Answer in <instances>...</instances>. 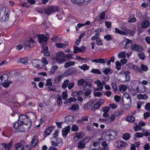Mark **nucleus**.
<instances>
[{
  "instance_id": "obj_1",
  "label": "nucleus",
  "mask_w": 150,
  "mask_h": 150,
  "mask_svg": "<svg viewBox=\"0 0 150 150\" xmlns=\"http://www.w3.org/2000/svg\"><path fill=\"white\" fill-rule=\"evenodd\" d=\"M13 127L17 132H27L30 129V127L27 124H20L18 122H15L13 124Z\"/></svg>"
},
{
  "instance_id": "obj_2",
  "label": "nucleus",
  "mask_w": 150,
  "mask_h": 150,
  "mask_svg": "<svg viewBox=\"0 0 150 150\" xmlns=\"http://www.w3.org/2000/svg\"><path fill=\"white\" fill-rule=\"evenodd\" d=\"M34 42L32 38H30L28 41H25L23 45L19 44L16 47V49L18 50H21L23 47L25 50H28L32 48L34 46Z\"/></svg>"
},
{
  "instance_id": "obj_3",
  "label": "nucleus",
  "mask_w": 150,
  "mask_h": 150,
  "mask_svg": "<svg viewBox=\"0 0 150 150\" xmlns=\"http://www.w3.org/2000/svg\"><path fill=\"white\" fill-rule=\"evenodd\" d=\"M116 134V132L113 130H108L103 133V139L106 141L112 140Z\"/></svg>"
},
{
  "instance_id": "obj_4",
  "label": "nucleus",
  "mask_w": 150,
  "mask_h": 150,
  "mask_svg": "<svg viewBox=\"0 0 150 150\" xmlns=\"http://www.w3.org/2000/svg\"><path fill=\"white\" fill-rule=\"evenodd\" d=\"M55 58L57 62L59 64L67 61L64 53L61 51L58 52L57 53Z\"/></svg>"
},
{
  "instance_id": "obj_5",
  "label": "nucleus",
  "mask_w": 150,
  "mask_h": 150,
  "mask_svg": "<svg viewBox=\"0 0 150 150\" xmlns=\"http://www.w3.org/2000/svg\"><path fill=\"white\" fill-rule=\"evenodd\" d=\"M59 9L58 7L54 6H48L45 10V13L48 15L50 14L51 13L57 11Z\"/></svg>"
},
{
  "instance_id": "obj_6",
  "label": "nucleus",
  "mask_w": 150,
  "mask_h": 150,
  "mask_svg": "<svg viewBox=\"0 0 150 150\" xmlns=\"http://www.w3.org/2000/svg\"><path fill=\"white\" fill-rule=\"evenodd\" d=\"M122 105L127 109L130 108L131 106V98H122Z\"/></svg>"
},
{
  "instance_id": "obj_7",
  "label": "nucleus",
  "mask_w": 150,
  "mask_h": 150,
  "mask_svg": "<svg viewBox=\"0 0 150 150\" xmlns=\"http://www.w3.org/2000/svg\"><path fill=\"white\" fill-rule=\"evenodd\" d=\"M54 141H52L51 143L52 145L54 146H60L62 145V139L60 138L53 137Z\"/></svg>"
},
{
  "instance_id": "obj_8",
  "label": "nucleus",
  "mask_w": 150,
  "mask_h": 150,
  "mask_svg": "<svg viewBox=\"0 0 150 150\" xmlns=\"http://www.w3.org/2000/svg\"><path fill=\"white\" fill-rule=\"evenodd\" d=\"M89 139L87 138L83 139L78 143L77 147L79 149L83 148L85 147V144L88 142Z\"/></svg>"
},
{
  "instance_id": "obj_9",
  "label": "nucleus",
  "mask_w": 150,
  "mask_h": 150,
  "mask_svg": "<svg viewBox=\"0 0 150 150\" xmlns=\"http://www.w3.org/2000/svg\"><path fill=\"white\" fill-rule=\"evenodd\" d=\"M131 49L132 50L135 51L139 52H142L143 50V48L141 46L136 44L132 45Z\"/></svg>"
},
{
  "instance_id": "obj_10",
  "label": "nucleus",
  "mask_w": 150,
  "mask_h": 150,
  "mask_svg": "<svg viewBox=\"0 0 150 150\" xmlns=\"http://www.w3.org/2000/svg\"><path fill=\"white\" fill-rule=\"evenodd\" d=\"M10 11L7 9V11L0 17V21L5 22L7 21L8 19Z\"/></svg>"
},
{
  "instance_id": "obj_11",
  "label": "nucleus",
  "mask_w": 150,
  "mask_h": 150,
  "mask_svg": "<svg viewBox=\"0 0 150 150\" xmlns=\"http://www.w3.org/2000/svg\"><path fill=\"white\" fill-rule=\"evenodd\" d=\"M90 0H71L74 3L79 5H85L88 4Z\"/></svg>"
},
{
  "instance_id": "obj_12",
  "label": "nucleus",
  "mask_w": 150,
  "mask_h": 150,
  "mask_svg": "<svg viewBox=\"0 0 150 150\" xmlns=\"http://www.w3.org/2000/svg\"><path fill=\"white\" fill-rule=\"evenodd\" d=\"M74 116L71 115L67 116L65 118V122L68 124H71L74 121Z\"/></svg>"
},
{
  "instance_id": "obj_13",
  "label": "nucleus",
  "mask_w": 150,
  "mask_h": 150,
  "mask_svg": "<svg viewBox=\"0 0 150 150\" xmlns=\"http://www.w3.org/2000/svg\"><path fill=\"white\" fill-rule=\"evenodd\" d=\"M94 83L97 85V86H98L96 88L94 89V91H99L102 90L103 87L102 86V83L101 81L97 79L94 81Z\"/></svg>"
},
{
  "instance_id": "obj_14",
  "label": "nucleus",
  "mask_w": 150,
  "mask_h": 150,
  "mask_svg": "<svg viewBox=\"0 0 150 150\" xmlns=\"http://www.w3.org/2000/svg\"><path fill=\"white\" fill-rule=\"evenodd\" d=\"M76 71V69L74 68H71L68 69L64 73L65 76H69L71 74L74 73Z\"/></svg>"
},
{
  "instance_id": "obj_15",
  "label": "nucleus",
  "mask_w": 150,
  "mask_h": 150,
  "mask_svg": "<svg viewBox=\"0 0 150 150\" xmlns=\"http://www.w3.org/2000/svg\"><path fill=\"white\" fill-rule=\"evenodd\" d=\"M70 127L69 125L64 128L62 131L63 136L64 138H66L68 133L70 130Z\"/></svg>"
},
{
  "instance_id": "obj_16",
  "label": "nucleus",
  "mask_w": 150,
  "mask_h": 150,
  "mask_svg": "<svg viewBox=\"0 0 150 150\" xmlns=\"http://www.w3.org/2000/svg\"><path fill=\"white\" fill-rule=\"evenodd\" d=\"M54 129L53 127H50L47 128L43 134V136L44 137H46L47 135H49Z\"/></svg>"
},
{
  "instance_id": "obj_17",
  "label": "nucleus",
  "mask_w": 150,
  "mask_h": 150,
  "mask_svg": "<svg viewBox=\"0 0 150 150\" xmlns=\"http://www.w3.org/2000/svg\"><path fill=\"white\" fill-rule=\"evenodd\" d=\"M94 103V100H92L86 104L83 107V109L85 110L90 109Z\"/></svg>"
},
{
  "instance_id": "obj_18",
  "label": "nucleus",
  "mask_w": 150,
  "mask_h": 150,
  "mask_svg": "<svg viewBox=\"0 0 150 150\" xmlns=\"http://www.w3.org/2000/svg\"><path fill=\"white\" fill-rule=\"evenodd\" d=\"M13 142V140H11L8 144L3 143L2 145L6 150H10Z\"/></svg>"
},
{
  "instance_id": "obj_19",
  "label": "nucleus",
  "mask_w": 150,
  "mask_h": 150,
  "mask_svg": "<svg viewBox=\"0 0 150 150\" xmlns=\"http://www.w3.org/2000/svg\"><path fill=\"white\" fill-rule=\"evenodd\" d=\"M130 73V72L128 71H125L124 72V75H125V80H122L121 79H120V81L122 82H125V81H128L130 80V76L129 74Z\"/></svg>"
},
{
  "instance_id": "obj_20",
  "label": "nucleus",
  "mask_w": 150,
  "mask_h": 150,
  "mask_svg": "<svg viewBox=\"0 0 150 150\" xmlns=\"http://www.w3.org/2000/svg\"><path fill=\"white\" fill-rule=\"evenodd\" d=\"M41 61L38 59H33L32 61V63L33 66L37 68H40L39 64L41 63Z\"/></svg>"
},
{
  "instance_id": "obj_21",
  "label": "nucleus",
  "mask_w": 150,
  "mask_h": 150,
  "mask_svg": "<svg viewBox=\"0 0 150 150\" xmlns=\"http://www.w3.org/2000/svg\"><path fill=\"white\" fill-rule=\"evenodd\" d=\"M38 142V137L37 136H34L32 138L31 142V146L32 147L35 146Z\"/></svg>"
},
{
  "instance_id": "obj_22",
  "label": "nucleus",
  "mask_w": 150,
  "mask_h": 150,
  "mask_svg": "<svg viewBox=\"0 0 150 150\" xmlns=\"http://www.w3.org/2000/svg\"><path fill=\"white\" fill-rule=\"evenodd\" d=\"M104 102V100L102 99L99 100L95 104H94V109H98L100 106Z\"/></svg>"
},
{
  "instance_id": "obj_23",
  "label": "nucleus",
  "mask_w": 150,
  "mask_h": 150,
  "mask_svg": "<svg viewBox=\"0 0 150 150\" xmlns=\"http://www.w3.org/2000/svg\"><path fill=\"white\" fill-rule=\"evenodd\" d=\"M125 48L128 49L132 45V41L131 40L125 39Z\"/></svg>"
},
{
  "instance_id": "obj_24",
  "label": "nucleus",
  "mask_w": 150,
  "mask_h": 150,
  "mask_svg": "<svg viewBox=\"0 0 150 150\" xmlns=\"http://www.w3.org/2000/svg\"><path fill=\"white\" fill-rule=\"evenodd\" d=\"M16 150H23L24 146L21 143H17L15 144Z\"/></svg>"
},
{
  "instance_id": "obj_25",
  "label": "nucleus",
  "mask_w": 150,
  "mask_h": 150,
  "mask_svg": "<svg viewBox=\"0 0 150 150\" xmlns=\"http://www.w3.org/2000/svg\"><path fill=\"white\" fill-rule=\"evenodd\" d=\"M58 68V67L56 65L52 67L49 72L50 75H52L54 74Z\"/></svg>"
},
{
  "instance_id": "obj_26",
  "label": "nucleus",
  "mask_w": 150,
  "mask_h": 150,
  "mask_svg": "<svg viewBox=\"0 0 150 150\" xmlns=\"http://www.w3.org/2000/svg\"><path fill=\"white\" fill-rule=\"evenodd\" d=\"M25 118H27V119L29 118V116L25 115H21L19 116L18 118V119L16 122H23V120H24Z\"/></svg>"
},
{
  "instance_id": "obj_27",
  "label": "nucleus",
  "mask_w": 150,
  "mask_h": 150,
  "mask_svg": "<svg viewBox=\"0 0 150 150\" xmlns=\"http://www.w3.org/2000/svg\"><path fill=\"white\" fill-rule=\"evenodd\" d=\"M126 119L127 121L131 123L133 122L135 120L134 117L131 115L127 116Z\"/></svg>"
},
{
  "instance_id": "obj_28",
  "label": "nucleus",
  "mask_w": 150,
  "mask_h": 150,
  "mask_svg": "<svg viewBox=\"0 0 150 150\" xmlns=\"http://www.w3.org/2000/svg\"><path fill=\"white\" fill-rule=\"evenodd\" d=\"M149 23L147 20L143 21L142 23V27L143 28H147L149 27Z\"/></svg>"
},
{
  "instance_id": "obj_29",
  "label": "nucleus",
  "mask_w": 150,
  "mask_h": 150,
  "mask_svg": "<svg viewBox=\"0 0 150 150\" xmlns=\"http://www.w3.org/2000/svg\"><path fill=\"white\" fill-rule=\"evenodd\" d=\"M94 40H95L96 44L98 45H102L103 42L101 39L99 37H96V38L94 37Z\"/></svg>"
},
{
  "instance_id": "obj_30",
  "label": "nucleus",
  "mask_w": 150,
  "mask_h": 150,
  "mask_svg": "<svg viewBox=\"0 0 150 150\" xmlns=\"http://www.w3.org/2000/svg\"><path fill=\"white\" fill-rule=\"evenodd\" d=\"M79 108V105L78 104H76L71 105L69 108V110H76Z\"/></svg>"
},
{
  "instance_id": "obj_31",
  "label": "nucleus",
  "mask_w": 150,
  "mask_h": 150,
  "mask_svg": "<svg viewBox=\"0 0 150 150\" xmlns=\"http://www.w3.org/2000/svg\"><path fill=\"white\" fill-rule=\"evenodd\" d=\"M106 59H94V62L96 63H99L100 64H105V63L106 61Z\"/></svg>"
},
{
  "instance_id": "obj_32",
  "label": "nucleus",
  "mask_w": 150,
  "mask_h": 150,
  "mask_svg": "<svg viewBox=\"0 0 150 150\" xmlns=\"http://www.w3.org/2000/svg\"><path fill=\"white\" fill-rule=\"evenodd\" d=\"M137 97L139 99H146L148 97V96L146 94H139L137 95Z\"/></svg>"
},
{
  "instance_id": "obj_33",
  "label": "nucleus",
  "mask_w": 150,
  "mask_h": 150,
  "mask_svg": "<svg viewBox=\"0 0 150 150\" xmlns=\"http://www.w3.org/2000/svg\"><path fill=\"white\" fill-rule=\"evenodd\" d=\"M124 33H125V34L124 35H129L133 36L134 34V32L133 31H131L128 29H126V30H125V31H124Z\"/></svg>"
},
{
  "instance_id": "obj_34",
  "label": "nucleus",
  "mask_w": 150,
  "mask_h": 150,
  "mask_svg": "<svg viewBox=\"0 0 150 150\" xmlns=\"http://www.w3.org/2000/svg\"><path fill=\"white\" fill-rule=\"evenodd\" d=\"M109 120V119L108 117L106 118H100L98 120L99 122L107 124L110 122Z\"/></svg>"
},
{
  "instance_id": "obj_35",
  "label": "nucleus",
  "mask_w": 150,
  "mask_h": 150,
  "mask_svg": "<svg viewBox=\"0 0 150 150\" xmlns=\"http://www.w3.org/2000/svg\"><path fill=\"white\" fill-rule=\"evenodd\" d=\"M136 21V18L134 14H132L128 18V22L129 23H133Z\"/></svg>"
},
{
  "instance_id": "obj_36",
  "label": "nucleus",
  "mask_w": 150,
  "mask_h": 150,
  "mask_svg": "<svg viewBox=\"0 0 150 150\" xmlns=\"http://www.w3.org/2000/svg\"><path fill=\"white\" fill-rule=\"evenodd\" d=\"M7 11L6 8L4 6L0 7V17Z\"/></svg>"
},
{
  "instance_id": "obj_37",
  "label": "nucleus",
  "mask_w": 150,
  "mask_h": 150,
  "mask_svg": "<svg viewBox=\"0 0 150 150\" xmlns=\"http://www.w3.org/2000/svg\"><path fill=\"white\" fill-rule=\"evenodd\" d=\"M74 64L75 63L74 62L69 61L65 63L64 67L65 68H67L71 66L74 65Z\"/></svg>"
},
{
  "instance_id": "obj_38",
  "label": "nucleus",
  "mask_w": 150,
  "mask_h": 150,
  "mask_svg": "<svg viewBox=\"0 0 150 150\" xmlns=\"http://www.w3.org/2000/svg\"><path fill=\"white\" fill-rule=\"evenodd\" d=\"M117 116V115L116 114L115 112L111 114L110 117H108V118H109L110 120L109 121L110 122L112 121H114L115 119V118Z\"/></svg>"
},
{
  "instance_id": "obj_39",
  "label": "nucleus",
  "mask_w": 150,
  "mask_h": 150,
  "mask_svg": "<svg viewBox=\"0 0 150 150\" xmlns=\"http://www.w3.org/2000/svg\"><path fill=\"white\" fill-rule=\"evenodd\" d=\"M0 77L3 82L7 81L8 78V75L6 74H3L2 76H0Z\"/></svg>"
},
{
  "instance_id": "obj_40",
  "label": "nucleus",
  "mask_w": 150,
  "mask_h": 150,
  "mask_svg": "<svg viewBox=\"0 0 150 150\" xmlns=\"http://www.w3.org/2000/svg\"><path fill=\"white\" fill-rule=\"evenodd\" d=\"M103 72L105 74H110L113 73V71L110 68H106L103 70Z\"/></svg>"
},
{
  "instance_id": "obj_41",
  "label": "nucleus",
  "mask_w": 150,
  "mask_h": 150,
  "mask_svg": "<svg viewBox=\"0 0 150 150\" xmlns=\"http://www.w3.org/2000/svg\"><path fill=\"white\" fill-rule=\"evenodd\" d=\"M130 137V135L128 133H125L122 135L123 139L125 140H127L129 139Z\"/></svg>"
},
{
  "instance_id": "obj_42",
  "label": "nucleus",
  "mask_w": 150,
  "mask_h": 150,
  "mask_svg": "<svg viewBox=\"0 0 150 150\" xmlns=\"http://www.w3.org/2000/svg\"><path fill=\"white\" fill-rule=\"evenodd\" d=\"M89 67L86 64H83L82 66H79V68L83 71L88 70L89 68Z\"/></svg>"
},
{
  "instance_id": "obj_43",
  "label": "nucleus",
  "mask_w": 150,
  "mask_h": 150,
  "mask_svg": "<svg viewBox=\"0 0 150 150\" xmlns=\"http://www.w3.org/2000/svg\"><path fill=\"white\" fill-rule=\"evenodd\" d=\"M56 46L59 48H65L66 47L65 44L62 43H58L56 44Z\"/></svg>"
},
{
  "instance_id": "obj_44",
  "label": "nucleus",
  "mask_w": 150,
  "mask_h": 150,
  "mask_svg": "<svg viewBox=\"0 0 150 150\" xmlns=\"http://www.w3.org/2000/svg\"><path fill=\"white\" fill-rule=\"evenodd\" d=\"M69 81L68 80H66L64 81L62 84V87L63 88L65 89L68 86Z\"/></svg>"
},
{
  "instance_id": "obj_45",
  "label": "nucleus",
  "mask_w": 150,
  "mask_h": 150,
  "mask_svg": "<svg viewBox=\"0 0 150 150\" xmlns=\"http://www.w3.org/2000/svg\"><path fill=\"white\" fill-rule=\"evenodd\" d=\"M28 59L26 58L23 59H19V61L20 63H21L25 64H28Z\"/></svg>"
},
{
  "instance_id": "obj_46",
  "label": "nucleus",
  "mask_w": 150,
  "mask_h": 150,
  "mask_svg": "<svg viewBox=\"0 0 150 150\" xmlns=\"http://www.w3.org/2000/svg\"><path fill=\"white\" fill-rule=\"evenodd\" d=\"M139 57L142 60H144L146 58V57L144 53L141 52L139 53L138 54Z\"/></svg>"
},
{
  "instance_id": "obj_47",
  "label": "nucleus",
  "mask_w": 150,
  "mask_h": 150,
  "mask_svg": "<svg viewBox=\"0 0 150 150\" xmlns=\"http://www.w3.org/2000/svg\"><path fill=\"white\" fill-rule=\"evenodd\" d=\"M85 135L84 133L81 132H77L76 134V137L78 139L82 138Z\"/></svg>"
},
{
  "instance_id": "obj_48",
  "label": "nucleus",
  "mask_w": 150,
  "mask_h": 150,
  "mask_svg": "<svg viewBox=\"0 0 150 150\" xmlns=\"http://www.w3.org/2000/svg\"><path fill=\"white\" fill-rule=\"evenodd\" d=\"M88 116L82 117L78 121V122H82L83 121H87L88 120Z\"/></svg>"
},
{
  "instance_id": "obj_49",
  "label": "nucleus",
  "mask_w": 150,
  "mask_h": 150,
  "mask_svg": "<svg viewBox=\"0 0 150 150\" xmlns=\"http://www.w3.org/2000/svg\"><path fill=\"white\" fill-rule=\"evenodd\" d=\"M126 52L125 51L120 52L118 54V57L119 58H121L125 57Z\"/></svg>"
},
{
  "instance_id": "obj_50",
  "label": "nucleus",
  "mask_w": 150,
  "mask_h": 150,
  "mask_svg": "<svg viewBox=\"0 0 150 150\" xmlns=\"http://www.w3.org/2000/svg\"><path fill=\"white\" fill-rule=\"evenodd\" d=\"M145 87L143 86L142 88L140 89L138 86H137L136 88V90L139 93H142L144 92L145 91Z\"/></svg>"
},
{
  "instance_id": "obj_51",
  "label": "nucleus",
  "mask_w": 150,
  "mask_h": 150,
  "mask_svg": "<svg viewBox=\"0 0 150 150\" xmlns=\"http://www.w3.org/2000/svg\"><path fill=\"white\" fill-rule=\"evenodd\" d=\"M140 68L142 71H146L148 69V67L146 65L143 64L140 65Z\"/></svg>"
},
{
  "instance_id": "obj_52",
  "label": "nucleus",
  "mask_w": 150,
  "mask_h": 150,
  "mask_svg": "<svg viewBox=\"0 0 150 150\" xmlns=\"http://www.w3.org/2000/svg\"><path fill=\"white\" fill-rule=\"evenodd\" d=\"M74 51L73 52L74 53L76 54L79 52H80V48L75 45L74 47Z\"/></svg>"
},
{
  "instance_id": "obj_53",
  "label": "nucleus",
  "mask_w": 150,
  "mask_h": 150,
  "mask_svg": "<svg viewBox=\"0 0 150 150\" xmlns=\"http://www.w3.org/2000/svg\"><path fill=\"white\" fill-rule=\"evenodd\" d=\"M101 145L104 148V150H109L108 146L105 141L101 143Z\"/></svg>"
},
{
  "instance_id": "obj_54",
  "label": "nucleus",
  "mask_w": 150,
  "mask_h": 150,
  "mask_svg": "<svg viewBox=\"0 0 150 150\" xmlns=\"http://www.w3.org/2000/svg\"><path fill=\"white\" fill-rule=\"evenodd\" d=\"M133 69L136 71L142 73L143 72L140 68L139 67L136 65H134Z\"/></svg>"
},
{
  "instance_id": "obj_55",
  "label": "nucleus",
  "mask_w": 150,
  "mask_h": 150,
  "mask_svg": "<svg viewBox=\"0 0 150 150\" xmlns=\"http://www.w3.org/2000/svg\"><path fill=\"white\" fill-rule=\"evenodd\" d=\"M111 86L114 91H117V86L115 82H113L111 83Z\"/></svg>"
},
{
  "instance_id": "obj_56",
  "label": "nucleus",
  "mask_w": 150,
  "mask_h": 150,
  "mask_svg": "<svg viewBox=\"0 0 150 150\" xmlns=\"http://www.w3.org/2000/svg\"><path fill=\"white\" fill-rule=\"evenodd\" d=\"M12 83V82L11 81H9V82H8V81L6 82V81L3 82L2 83V85L4 87L7 88L9 86V85L10 84H11Z\"/></svg>"
},
{
  "instance_id": "obj_57",
  "label": "nucleus",
  "mask_w": 150,
  "mask_h": 150,
  "mask_svg": "<svg viewBox=\"0 0 150 150\" xmlns=\"http://www.w3.org/2000/svg\"><path fill=\"white\" fill-rule=\"evenodd\" d=\"M116 68L117 70H120L121 69V65L120 62L119 61L115 62Z\"/></svg>"
},
{
  "instance_id": "obj_58",
  "label": "nucleus",
  "mask_w": 150,
  "mask_h": 150,
  "mask_svg": "<svg viewBox=\"0 0 150 150\" xmlns=\"http://www.w3.org/2000/svg\"><path fill=\"white\" fill-rule=\"evenodd\" d=\"M92 80L91 79H87L84 81V83L86 85H91Z\"/></svg>"
},
{
  "instance_id": "obj_59",
  "label": "nucleus",
  "mask_w": 150,
  "mask_h": 150,
  "mask_svg": "<svg viewBox=\"0 0 150 150\" xmlns=\"http://www.w3.org/2000/svg\"><path fill=\"white\" fill-rule=\"evenodd\" d=\"M110 110V107L108 106H105L102 108V111L103 112H108Z\"/></svg>"
},
{
  "instance_id": "obj_60",
  "label": "nucleus",
  "mask_w": 150,
  "mask_h": 150,
  "mask_svg": "<svg viewBox=\"0 0 150 150\" xmlns=\"http://www.w3.org/2000/svg\"><path fill=\"white\" fill-rule=\"evenodd\" d=\"M127 86L125 85H123L120 88V91L121 92L125 91L127 89Z\"/></svg>"
},
{
  "instance_id": "obj_61",
  "label": "nucleus",
  "mask_w": 150,
  "mask_h": 150,
  "mask_svg": "<svg viewBox=\"0 0 150 150\" xmlns=\"http://www.w3.org/2000/svg\"><path fill=\"white\" fill-rule=\"evenodd\" d=\"M122 142L120 140H118L116 141L115 143V146L118 147H121V146H122Z\"/></svg>"
},
{
  "instance_id": "obj_62",
  "label": "nucleus",
  "mask_w": 150,
  "mask_h": 150,
  "mask_svg": "<svg viewBox=\"0 0 150 150\" xmlns=\"http://www.w3.org/2000/svg\"><path fill=\"white\" fill-rule=\"evenodd\" d=\"M79 129L78 126L75 125H73L71 128L72 131L76 132Z\"/></svg>"
},
{
  "instance_id": "obj_63",
  "label": "nucleus",
  "mask_w": 150,
  "mask_h": 150,
  "mask_svg": "<svg viewBox=\"0 0 150 150\" xmlns=\"http://www.w3.org/2000/svg\"><path fill=\"white\" fill-rule=\"evenodd\" d=\"M77 99L73 97L69 98L67 100V103H71L72 102L75 101Z\"/></svg>"
},
{
  "instance_id": "obj_64",
  "label": "nucleus",
  "mask_w": 150,
  "mask_h": 150,
  "mask_svg": "<svg viewBox=\"0 0 150 150\" xmlns=\"http://www.w3.org/2000/svg\"><path fill=\"white\" fill-rule=\"evenodd\" d=\"M62 96L63 99L64 100H66L67 98L68 95L67 92H64L62 93Z\"/></svg>"
}]
</instances>
